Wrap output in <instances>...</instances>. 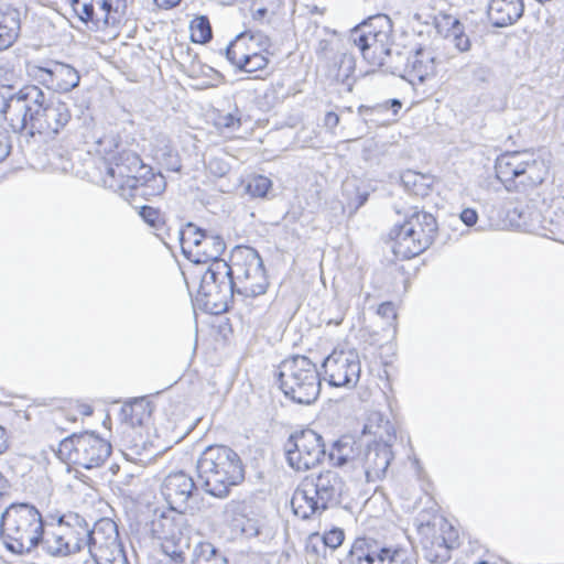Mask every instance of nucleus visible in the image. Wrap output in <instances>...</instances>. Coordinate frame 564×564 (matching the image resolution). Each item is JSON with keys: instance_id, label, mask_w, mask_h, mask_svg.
I'll use <instances>...</instances> for the list:
<instances>
[{"instance_id": "nucleus-1", "label": "nucleus", "mask_w": 564, "mask_h": 564, "mask_svg": "<svg viewBox=\"0 0 564 564\" xmlns=\"http://www.w3.org/2000/svg\"><path fill=\"white\" fill-rule=\"evenodd\" d=\"M0 116L13 133L45 142L55 140L72 118L65 101L48 100L39 86L6 84H0Z\"/></svg>"}, {"instance_id": "nucleus-2", "label": "nucleus", "mask_w": 564, "mask_h": 564, "mask_svg": "<svg viewBox=\"0 0 564 564\" xmlns=\"http://www.w3.org/2000/svg\"><path fill=\"white\" fill-rule=\"evenodd\" d=\"M198 485L209 496L225 499L245 479L240 456L225 445L207 446L196 462Z\"/></svg>"}, {"instance_id": "nucleus-3", "label": "nucleus", "mask_w": 564, "mask_h": 564, "mask_svg": "<svg viewBox=\"0 0 564 564\" xmlns=\"http://www.w3.org/2000/svg\"><path fill=\"white\" fill-rule=\"evenodd\" d=\"M345 488L343 477L335 470L328 469L305 477L291 498L293 513L303 520L322 514L340 505Z\"/></svg>"}, {"instance_id": "nucleus-4", "label": "nucleus", "mask_w": 564, "mask_h": 564, "mask_svg": "<svg viewBox=\"0 0 564 564\" xmlns=\"http://www.w3.org/2000/svg\"><path fill=\"white\" fill-rule=\"evenodd\" d=\"M44 521L35 506L29 502L11 503L0 518V535L6 549L18 555L37 550Z\"/></svg>"}, {"instance_id": "nucleus-5", "label": "nucleus", "mask_w": 564, "mask_h": 564, "mask_svg": "<svg viewBox=\"0 0 564 564\" xmlns=\"http://www.w3.org/2000/svg\"><path fill=\"white\" fill-rule=\"evenodd\" d=\"M279 387L286 398L297 404L310 405L321 393V375L308 357L295 355L284 359L276 375Z\"/></svg>"}, {"instance_id": "nucleus-6", "label": "nucleus", "mask_w": 564, "mask_h": 564, "mask_svg": "<svg viewBox=\"0 0 564 564\" xmlns=\"http://www.w3.org/2000/svg\"><path fill=\"white\" fill-rule=\"evenodd\" d=\"M83 527L86 520L77 513L47 514L37 549L51 556H66L83 549Z\"/></svg>"}, {"instance_id": "nucleus-7", "label": "nucleus", "mask_w": 564, "mask_h": 564, "mask_svg": "<svg viewBox=\"0 0 564 564\" xmlns=\"http://www.w3.org/2000/svg\"><path fill=\"white\" fill-rule=\"evenodd\" d=\"M437 230L438 225L432 214L413 210L403 224L395 225L390 231L393 253L402 259L421 254L434 242Z\"/></svg>"}, {"instance_id": "nucleus-8", "label": "nucleus", "mask_w": 564, "mask_h": 564, "mask_svg": "<svg viewBox=\"0 0 564 564\" xmlns=\"http://www.w3.org/2000/svg\"><path fill=\"white\" fill-rule=\"evenodd\" d=\"M235 295L234 269L226 261H216L202 275L194 305L205 313L218 315L228 311Z\"/></svg>"}, {"instance_id": "nucleus-9", "label": "nucleus", "mask_w": 564, "mask_h": 564, "mask_svg": "<svg viewBox=\"0 0 564 564\" xmlns=\"http://www.w3.org/2000/svg\"><path fill=\"white\" fill-rule=\"evenodd\" d=\"M373 434L378 440L369 444L364 453L362 466L368 480L381 479L386 476L393 458L391 446L395 440V429L381 413H372L364 432Z\"/></svg>"}, {"instance_id": "nucleus-10", "label": "nucleus", "mask_w": 564, "mask_h": 564, "mask_svg": "<svg viewBox=\"0 0 564 564\" xmlns=\"http://www.w3.org/2000/svg\"><path fill=\"white\" fill-rule=\"evenodd\" d=\"M349 40L370 65L382 64L383 56L393 44L392 22L386 14L370 17L350 31Z\"/></svg>"}, {"instance_id": "nucleus-11", "label": "nucleus", "mask_w": 564, "mask_h": 564, "mask_svg": "<svg viewBox=\"0 0 564 564\" xmlns=\"http://www.w3.org/2000/svg\"><path fill=\"white\" fill-rule=\"evenodd\" d=\"M58 454L85 469L100 467L111 454V445L94 432L73 434L59 443Z\"/></svg>"}, {"instance_id": "nucleus-12", "label": "nucleus", "mask_w": 564, "mask_h": 564, "mask_svg": "<svg viewBox=\"0 0 564 564\" xmlns=\"http://www.w3.org/2000/svg\"><path fill=\"white\" fill-rule=\"evenodd\" d=\"M234 258H240L242 262L234 261V283L236 295L243 299L257 297L267 292L269 281L265 274L263 260L253 248L238 250Z\"/></svg>"}, {"instance_id": "nucleus-13", "label": "nucleus", "mask_w": 564, "mask_h": 564, "mask_svg": "<svg viewBox=\"0 0 564 564\" xmlns=\"http://www.w3.org/2000/svg\"><path fill=\"white\" fill-rule=\"evenodd\" d=\"M83 547L87 546L96 564H129L118 541L117 527L112 521H100L90 530L83 527Z\"/></svg>"}, {"instance_id": "nucleus-14", "label": "nucleus", "mask_w": 564, "mask_h": 564, "mask_svg": "<svg viewBox=\"0 0 564 564\" xmlns=\"http://www.w3.org/2000/svg\"><path fill=\"white\" fill-rule=\"evenodd\" d=\"M284 454L291 468L305 471L322 463L326 448L322 435L314 430L304 429L289 436L284 444Z\"/></svg>"}, {"instance_id": "nucleus-15", "label": "nucleus", "mask_w": 564, "mask_h": 564, "mask_svg": "<svg viewBox=\"0 0 564 564\" xmlns=\"http://www.w3.org/2000/svg\"><path fill=\"white\" fill-rule=\"evenodd\" d=\"M340 564H410L406 549L378 541L373 538H357Z\"/></svg>"}, {"instance_id": "nucleus-16", "label": "nucleus", "mask_w": 564, "mask_h": 564, "mask_svg": "<svg viewBox=\"0 0 564 564\" xmlns=\"http://www.w3.org/2000/svg\"><path fill=\"white\" fill-rule=\"evenodd\" d=\"M28 74L39 84L57 93H69L80 82V75L74 66L58 61H50L44 66L31 65Z\"/></svg>"}, {"instance_id": "nucleus-17", "label": "nucleus", "mask_w": 564, "mask_h": 564, "mask_svg": "<svg viewBox=\"0 0 564 564\" xmlns=\"http://www.w3.org/2000/svg\"><path fill=\"white\" fill-rule=\"evenodd\" d=\"M323 368L333 387H355L361 372L359 356L355 350L334 351L324 359Z\"/></svg>"}, {"instance_id": "nucleus-18", "label": "nucleus", "mask_w": 564, "mask_h": 564, "mask_svg": "<svg viewBox=\"0 0 564 564\" xmlns=\"http://www.w3.org/2000/svg\"><path fill=\"white\" fill-rule=\"evenodd\" d=\"M198 481L184 471L169 474L162 485V495L173 510H185L188 500L197 494Z\"/></svg>"}, {"instance_id": "nucleus-19", "label": "nucleus", "mask_w": 564, "mask_h": 564, "mask_svg": "<svg viewBox=\"0 0 564 564\" xmlns=\"http://www.w3.org/2000/svg\"><path fill=\"white\" fill-rule=\"evenodd\" d=\"M195 249L188 250L187 259L194 263L214 264L220 259L226 249V243L220 236L212 235L205 229H195Z\"/></svg>"}, {"instance_id": "nucleus-20", "label": "nucleus", "mask_w": 564, "mask_h": 564, "mask_svg": "<svg viewBox=\"0 0 564 564\" xmlns=\"http://www.w3.org/2000/svg\"><path fill=\"white\" fill-rule=\"evenodd\" d=\"M163 176L161 172L153 173L152 167L143 163L133 151H122L107 161L108 176Z\"/></svg>"}, {"instance_id": "nucleus-21", "label": "nucleus", "mask_w": 564, "mask_h": 564, "mask_svg": "<svg viewBox=\"0 0 564 564\" xmlns=\"http://www.w3.org/2000/svg\"><path fill=\"white\" fill-rule=\"evenodd\" d=\"M150 531L153 538L162 542L186 536V519L183 510H173L162 512L150 523Z\"/></svg>"}, {"instance_id": "nucleus-22", "label": "nucleus", "mask_w": 564, "mask_h": 564, "mask_svg": "<svg viewBox=\"0 0 564 564\" xmlns=\"http://www.w3.org/2000/svg\"><path fill=\"white\" fill-rule=\"evenodd\" d=\"M441 534H434L424 545L425 558L431 563H444L449 560V551L455 549L457 543V532L453 527L444 522L441 527Z\"/></svg>"}, {"instance_id": "nucleus-23", "label": "nucleus", "mask_w": 564, "mask_h": 564, "mask_svg": "<svg viewBox=\"0 0 564 564\" xmlns=\"http://www.w3.org/2000/svg\"><path fill=\"white\" fill-rule=\"evenodd\" d=\"M436 72V62L430 50L419 48L410 55L403 78L412 85L422 84Z\"/></svg>"}, {"instance_id": "nucleus-24", "label": "nucleus", "mask_w": 564, "mask_h": 564, "mask_svg": "<svg viewBox=\"0 0 564 564\" xmlns=\"http://www.w3.org/2000/svg\"><path fill=\"white\" fill-rule=\"evenodd\" d=\"M522 0H491L487 15L496 28H506L514 24L523 14Z\"/></svg>"}, {"instance_id": "nucleus-25", "label": "nucleus", "mask_w": 564, "mask_h": 564, "mask_svg": "<svg viewBox=\"0 0 564 564\" xmlns=\"http://www.w3.org/2000/svg\"><path fill=\"white\" fill-rule=\"evenodd\" d=\"M21 31V11L9 3L0 4V52L11 47Z\"/></svg>"}, {"instance_id": "nucleus-26", "label": "nucleus", "mask_w": 564, "mask_h": 564, "mask_svg": "<svg viewBox=\"0 0 564 564\" xmlns=\"http://www.w3.org/2000/svg\"><path fill=\"white\" fill-rule=\"evenodd\" d=\"M70 6L83 22L93 21L95 17V8L101 11V17L97 20L104 19L107 21L111 11H118L120 8L126 7V0H69Z\"/></svg>"}, {"instance_id": "nucleus-27", "label": "nucleus", "mask_w": 564, "mask_h": 564, "mask_svg": "<svg viewBox=\"0 0 564 564\" xmlns=\"http://www.w3.org/2000/svg\"><path fill=\"white\" fill-rule=\"evenodd\" d=\"M361 445L354 437L345 435L335 441L326 456L334 467H343L354 462L359 455Z\"/></svg>"}, {"instance_id": "nucleus-28", "label": "nucleus", "mask_w": 564, "mask_h": 564, "mask_svg": "<svg viewBox=\"0 0 564 564\" xmlns=\"http://www.w3.org/2000/svg\"><path fill=\"white\" fill-rule=\"evenodd\" d=\"M131 182L129 195L132 200L137 197L150 199V197L162 194L166 187V178H127Z\"/></svg>"}, {"instance_id": "nucleus-29", "label": "nucleus", "mask_w": 564, "mask_h": 564, "mask_svg": "<svg viewBox=\"0 0 564 564\" xmlns=\"http://www.w3.org/2000/svg\"><path fill=\"white\" fill-rule=\"evenodd\" d=\"M192 564H229L227 556L210 542H198L193 550Z\"/></svg>"}, {"instance_id": "nucleus-30", "label": "nucleus", "mask_w": 564, "mask_h": 564, "mask_svg": "<svg viewBox=\"0 0 564 564\" xmlns=\"http://www.w3.org/2000/svg\"><path fill=\"white\" fill-rule=\"evenodd\" d=\"M410 55L411 53L393 48L392 45H390V50H388L382 58V64H376L375 66L382 67L386 72L403 78Z\"/></svg>"}, {"instance_id": "nucleus-31", "label": "nucleus", "mask_w": 564, "mask_h": 564, "mask_svg": "<svg viewBox=\"0 0 564 564\" xmlns=\"http://www.w3.org/2000/svg\"><path fill=\"white\" fill-rule=\"evenodd\" d=\"M163 558L174 564H185L186 552L189 550L188 535L161 543Z\"/></svg>"}, {"instance_id": "nucleus-32", "label": "nucleus", "mask_w": 564, "mask_h": 564, "mask_svg": "<svg viewBox=\"0 0 564 564\" xmlns=\"http://www.w3.org/2000/svg\"><path fill=\"white\" fill-rule=\"evenodd\" d=\"M343 191L354 212L360 208L369 196V191L362 185V178H347L343 183Z\"/></svg>"}, {"instance_id": "nucleus-33", "label": "nucleus", "mask_w": 564, "mask_h": 564, "mask_svg": "<svg viewBox=\"0 0 564 564\" xmlns=\"http://www.w3.org/2000/svg\"><path fill=\"white\" fill-rule=\"evenodd\" d=\"M518 159H520L519 152L505 153L498 156L495 163V176H521L524 174L525 170H520Z\"/></svg>"}, {"instance_id": "nucleus-34", "label": "nucleus", "mask_w": 564, "mask_h": 564, "mask_svg": "<svg viewBox=\"0 0 564 564\" xmlns=\"http://www.w3.org/2000/svg\"><path fill=\"white\" fill-rule=\"evenodd\" d=\"M401 107L402 102L399 99L393 98L386 101L384 104H379L373 107H367L362 105L358 108V112L366 122L377 123L378 119L376 118V115L384 113L391 108L393 116H395Z\"/></svg>"}, {"instance_id": "nucleus-35", "label": "nucleus", "mask_w": 564, "mask_h": 564, "mask_svg": "<svg viewBox=\"0 0 564 564\" xmlns=\"http://www.w3.org/2000/svg\"><path fill=\"white\" fill-rule=\"evenodd\" d=\"M239 185L252 198L267 197L272 187L271 178H240Z\"/></svg>"}, {"instance_id": "nucleus-36", "label": "nucleus", "mask_w": 564, "mask_h": 564, "mask_svg": "<svg viewBox=\"0 0 564 564\" xmlns=\"http://www.w3.org/2000/svg\"><path fill=\"white\" fill-rule=\"evenodd\" d=\"M191 40L194 43L204 44L212 40L213 31L206 15L196 17L189 24Z\"/></svg>"}, {"instance_id": "nucleus-37", "label": "nucleus", "mask_w": 564, "mask_h": 564, "mask_svg": "<svg viewBox=\"0 0 564 564\" xmlns=\"http://www.w3.org/2000/svg\"><path fill=\"white\" fill-rule=\"evenodd\" d=\"M348 305L339 297H334L324 311V321L327 325L338 326L343 323Z\"/></svg>"}, {"instance_id": "nucleus-38", "label": "nucleus", "mask_w": 564, "mask_h": 564, "mask_svg": "<svg viewBox=\"0 0 564 564\" xmlns=\"http://www.w3.org/2000/svg\"><path fill=\"white\" fill-rule=\"evenodd\" d=\"M95 184L118 194L127 202L132 200V196L129 195L132 184L127 178H97Z\"/></svg>"}, {"instance_id": "nucleus-39", "label": "nucleus", "mask_w": 564, "mask_h": 564, "mask_svg": "<svg viewBox=\"0 0 564 564\" xmlns=\"http://www.w3.org/2000/svg\"><path fill=\"white\" fill-rule=\"evenodd\" d=\"M543 178H540L538 183L530 182H517V178H503L505 194L506 198L509 195H514V198L518 199L520 196H527L530 194L531 189L541 184Z\"/></svg>"}, {"instance_id": "nucleus-40", "label": "nucleus", "mask_w": 564, "mask_h": 564, "mask_svg": "<svg viewBox=\"0 0 564 564\" xmlns=\"http://www.w3.org/2000/svg\"><path fill=\"white\" fill-rule=\"evenodd\" d=\"M425 180L426 178H398V182L409 194L424 198L432 192V184L425 183Z\"/></svg>"}, {"instance_id": "nucleus-41", "label": "nucleus", "mask_w": 564, "mask_h": 564, "mask_svg": "<svg viewBox=\"0 0 564 564\" xmlns=\"http://www.w3.org/2000/svg\"><path fill=\"white\" fill-rule=\"evenodd\" d=\"M451 20V29L447 36L452 37L455 47L460 52H467L470 48V40L464 33L463 24L457 19Z\"/></svg>"}, {"instance_id": "nucleus-42", "label": "nucleus", "mask_w": 564, "mask_h": 564, "mask_svg": "<svg viewBox=\"0 0 564 564\" xmlns=\"http://www.w3.org/2000/svg\"><path fill=\"white\" fill-rule=\"evenodd\" d=\"M484 199L506 198L503 178H484L479 183Z\"/></svg>"}, {"instance_id": "nucleus-43", "label": "nucleus", "mask_w": 564, "mask_h": 564, "mask_svg": "<svg viewBox=\"0 0 564 564\" xmlns=\"http://www.w3.org/2000/svg\"><path fill=\"white\" fill-rule=\"evenodd\" d=\"M269 63L268 57L258 52H251L246 62L242 63L241 69L247 73H253L267 67Z\"/></svg>"}, {"instance_id": "nucleus-44", "label": "nucleus", "mask_w": 564, "mask_h": 564, "mask_svg": "<svg viewBox=\"0 0 564 564\" xmlns=\"http://www.w3.org/2000/svg\"><path fill=\"white\" fill-rule=\"evenodd\" d=\"M345 540V533L339 528H334L330 531L326 532L322 538L323 547H332L337 549L343 544Z\"/></svg>"}, {"instance_id": "nucleus-45", "label": "nucleus", "mask_w": 564, "mask_h": 564, "mask_svg": "<svg viewBox=\"0 0 564 564\" xmlns=\"http://www.w3.org/2000/svg\"><path fill=\"white\" fill-rule=\"evenodd\" d=\"M195 229H202V228L196 226L195 224L188 221L185 225V228H181L178 230V238L181 241L182 251L186 258L188 256V250L185 248L184 245H185L186 240H192L193 247L195 248V234H196Z\"/></svg>"}, {"instance_id": "nucleus-46", "label": "nucleus", "mask_w": 564, "mask_h": 564, "mask_svg": "<svg viewBox=\"0 0 564 564\" xmlns=\"http://www.w3.org/2000/svg\"><path fill=\"white\" fill-rule=\"evenodd\" d=\"M247 39L250 42L254 41V36L248 35V33H246V32L238 34L235 37V40L231 41V44L236 45L237 53L240 57V61H242V63L246 62V58L250 54V52L248 50V45H247Z\"/></svg>"}, {"instance_id": "nucleus-47", "label": "nucleus", "mask_w": 564, "mask_h": 564, "mask_svg": "<svg viewBox=\"0 0 564 564\" xmlns=\"http://www.w3.org/2000/svg\"><path fill=\"white\" fill-rule=\"evenodd\" d=\"M216 124L220 128L230 130L238 129L241 124L240 118L238 117V109L236 112L220 113L216 118Z\"/></svg>"}, {"instance_id": "nucleus-48", "label": "nucleus", "mask_w": 564, "mask_h": 564, "mask_svg": "<svg viewBox=\"0 0 564 564\" xmlns=\"http://www.w3.org/2000/svg\"><path fill=\"white\" fill-rule=\"evenodd\" d=\"M139 215L141 218L153 228H159L161 223L160 212L151 206H142Z\"/></svg>"}, {"instance_id": "nucleus-49", "label": "nucleus", "mask_w": 564, "mask_h": 564, "mask_svg": "<svg viewBox=\"0 0 564 564\" xmlns=\"http://www.w3.org/2000/svg\"><path fill=\"white\" fill-rule=\"evenodd\" d=\"M355 70V58L352 55L343 54L339 59L338 77H349Z\"/></svg>"}, {"instance_id": "nucleus-50", "label": "nucleus", "mask_w": 564, "mask_h": 564, "mask_svg": "<svg viewBox=\"0 0 564 564\" xmlns=\"http://www.w3.org/2000/svg\"><path fill=\"white\" fill-rule=\"evenodd\" d=\"M11 151V139L7 130H0V163L9 155Z\"/></svg>"}, {"instance_id": "nucleus-51", "label": "nucleus", "mask_w": 564, "mask_h": 564, "mask_svg": "<svg viewBox=\"0 0 564 564\" xmlns=\"http://www.w3.org/2000/svg\"><path fill=\"white\" fill-rule=\"evenodd\" d=\"M473 80L476 83H488L491 78V70L487 66H476L471 74Z\"/></svg>"}, {"instance_id": "nucleus-52", "label": "nucleus", "mask_w": 564, "mask_h": 564, "mask_svg": "<svg viewBox=\"0 0 564 564\" xmlns=\"http://www.w3.org/2000/svg\"><path fill=\"white\" fill-rule=\"evenodd\" d=\"M226 57L231 65L236 66L238 69H241L242 61H240L236 45H232L231 42L226 47Z\"/></svg>"}, {"instance_id": "nucleus-53", "label": "nucleus", "mask_w": 564, "mask_h": 564, "mask_svg": "<svg viewBox=\"0 0 564 564\" xmlns=\"http://www.w3.org/2000/svg\"><path fill=\"white\" fill-rule=\"evenodd\" d=\"M460 219L462 221L470 227V226H474L476 223H477V219H478V214L475 209L473 208H465L462 213H460Z\"/></svg>"}, {"instance_id": "nucleus-54", "label": "nucleus", "mask_w": 564, "mask_h": 564, "mask_svg": "<svg viewBox=\"0 0 564 564\" xmlns=\"http://www.w3.org/2000/svg\"><path fill=\"white\" fill-rule=\"evenodd\" d=\"M378 314L383 317H392V318H394L397 316L394 305L390 302L380 304V306L378 307Z\"/></svg>"}, {"instance_id": "nucleus-55", "label": "nucleus", "mask_w": 564, "mask_h": 564, "mask_svg": "<svg viewBox=\"0 0 564 564\" xmlns=\"http://www.w3.org/2000/svg\"><path fill=\"white\" fill-rule=\"evenodd\" d=\"M338 123H339V116L336 112L328 111L325 115L324 126L327 129L333 130L334 128H336L338 126Z\"/></svg>"}, {"instance_id": "nucleus-56", "label": "nucleus", "mask_w": 564, "mask_h": 564, "mask_svg": "<svg viewBox=\"0 0 564 564\" xmlns=\"http://www.w3.org/2000/svg\"><path fill=\"white\" fill-rule=\"evenodd\" d=\"M98 143L101 145L104 143L109 144V149H105V151H111L113 148L119 147V138L117 135H106L102 139L98 141Z\"/></svg>"}, {"instance_id": "nucleus-57", "label": "nucleus", "mask_w": 564, "mask_h": 564, "mask_svg": "<svg viewBox=\"0 0 564 564\" xmlns=\"http://www.w3.org/2000/svg\"><path fill=\"white\" fill-rule=\"evenodd\" d=\"M58 161L61 163V166L58 169L61 170L62 173L67 174L69 172V170L73 167L72 162L64 156H59Z\"/></svg>"}, {"instance_id": "nucleus-58", "label": "nucleus", "mask_w": 564, "mask_h": 564, "mask_svg": "<svg viewBox=\"0 0 564 564\" xmlns=\"http://www.w3.org/2000/svg\"><path fill=\"white\" fill-rule=\"evenodd\" d=\"M8 448V438L6 430L0 425V454Z\"/></svg>"}, {"instance_id": "nucleus-59", "label": "nucleus", "mask_w": 564, "mask_h": 564, "mask_svg": "<svg viewBox=\"0 0 564 564\" xmlns=\"http://www.w3.org/2000/svg\"><path fill=\"white\" fill-rule=\"evenodd\" d=\"M240 507V503L238 501L231 500L228 503L225 505L224 512H236Z\"/></svg>"}, {"instance_id": "nucleus-60", "label": "nucleus", "mask_w": 564, "mask_h": 564, "mask_svg": "<svg viewBox=\"0 0 564 564\" xmlns=\"http://www.w3.org/2000/svg\"><path fill=\"white\" fill-rule=\"evenodd\" d=\"M133 405H140L142 406V401H134L133 403H127L123 408V412H127L128 409L133 411Z\"/></svg>"}, {"instance_id": "nucleus-61", "label": "nucleus", "mask_w": 564, "mask_h": 564, "mask_svg": "<svg viewBox=\"0 0 564 564\" xmlns=\"http://www.w3.org/2000/svg\"><path fill=\"white\" fill-rule=\"evenodd\" d=\"M518 163L520 164V170H525L528 172V167L530 166L529 162L518 159Z\"/></svg>"}, {"instance_id": "nucleus-62", "label": "nucleus", "mask_w": 564, "mask_h": 564, "mask_svg": "<svg viewBox=\"0 0 564 564\" xmlns=\"http://www.w3.org/2000/svg\"><path fill=\"white\" fill-rule=\"evenodd\" d=\"M181 0H165V4L174 7L180 3Z\"/></svg>"}, {"instance_id": "nucleus-63", "label": "nucleus", "mask_w": 564, "mask_h": 564, "mask_svg": "<svg viewBox=\"0 0 564 564\" xmlns=\"http://www.w3.org/2000/svg\"><path fill=\"white\" fill-rule=\"evenodd\" d=\"M413 464H414L417 468L420 467V466H419V465H420V463H419V459H417V458H415V459H414Z\"/></svg>"}, {"instance_id": "nucleus-64", "label": "nucleus", "mask_w": 564, "mask_h": 564, "mask_svg": "<svg viewBox=\"0 0 564 564\" xmlns=\"http://www.w3.org/2000/svg\"><path fill=\"white\" fill-rule=\"evenodd\" d=\"M85 414H91V410L90 409H85Z\"/></svg>"}]
</instances>
